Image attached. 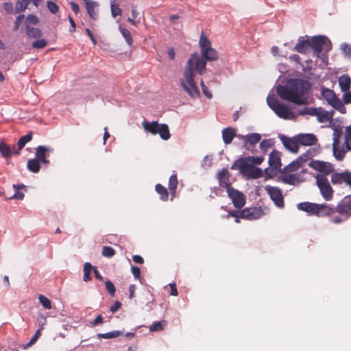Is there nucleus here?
<instances>
[{"label":"nucleus","mask_w":351,"mask_h":351,"mask_svg":"<svg viewBox=\"0 0 351 351\" xmlns=\"http://www.w3.org/2000/svg\"><path fill=\"white\" fill-rule=\"evenodd\" d=\"M199 45L201 57L197 53L191 55L184 71V80H180V85L191 97H199L200 95L194 80L195 70L201 75L205 69L206 61L217 60L218 58L217 52L211 47L210 41L203 31L201 32Z\"/></svg>","instance_id":"obj_1"},{"label":"nucleus","mask_w":351,"mask_h":351,"mask_svg":"<svg viewBox=\"0 0 351 351\" xmlns=\"http://www.w3.org/2000/svg\"><path fill=\"white\" fill-rule=\"evenodd\" d=\"M311 88V84L303 80H292L289 86L279 85L276 88L278 96L285 100L298 105L306 104V99L303 96Z\"/></svg>","instance_id":"obj_2"},{"label":"nucleus","mask_w":351,"mask_h":351,"mask_svg":"<svg viewBox=\"0 0 351 351\" xmlns=\"http://www.w3.org/2000/svg\"><path fill=\"white\" fill-rule=\"evenodd\" d=\"M264 160L263 156L239 158L234 162L232 169L239 170L247 179H258L263 176V171L255 165H261Z\"/></svg>","instance_id":"obj_3"},{"label":"nucleus","mask_w":351,"mask_h":351,"mask_svg":"<svg viewBox=\"0 0 351 351\" xmlns=\"http://www.w3.org/2000/svg\"><path fill=\"white\" fill-rule=\"evenodd\" d=\"M305 160L302 157H299L285 166L280 171V180L284 184L295 186L304 182L303 176L306 173V169H302L299 173H295L301 168Z\"/></svg>","instance_id":"obj_4"},{"label":"nucleus","mask_w":351,"mask_h":351,"mask_svg":"<svg viewBox=\"0 0 351 351\" xmlns=\"http://www.w3.org/2000/svg\"><path fill=\"white\" fill-rule=\"evenodd\" d=\"M298 208L317 217H330L335 212V207L326 204H316L308 202L298 204Z\"/></svg>","instance_id":"obj_5"},{"label":"nucleus","mask_w":351,"mask_h":351,"mask_svg":"<svg viewBox=\"0 0 351 351\" xmlns=\"http://www.w3.org/2000/svg\"><path fill=\"white\" fill-rule=\"evenodd\" d=\"M261 215L262 210H261V208L254 207L246 208L241 210H230L223 217L228 219L230 217H232L234 218V221L238 223H240L241 219H244L247 220H255L258 219L261 216Z\"/></svg>","instance_id":"obj_6"},{"label":"nucleus","mask_w":351,"mask_h":351,"mask_svg":"<svg viewBox=\"0 0 351 351\" xmlns=\"http://www.w3.org/2000/svg\"><path fill=\"white\" fill-rule=\"evenodd\" d=\"M142 125L145 132L153 135L158 134L163 140L167 141L171 136L169 127L165 123H158L156 121L152 122L144 121L142 123Z\"/></svg>","instance_id":"obj_7"},{"label":"nucleus","mask_w":351,"mask_h":351,"mask_svg":"<svg viewBox=\"0 0 351 351\" xmlns=\"http://www.w3.org/2000/svg\"><path fill=\"white\" fill-rule=\"evenodd\" d=\"M268 106L280 118L288 119L293 116L292 112L285 104L279 102V101L274 97H268L267 99Z\"/></svg>","instance_id":"obj_8"},{"label":"nucleus","mask_w":351,"mask_h":351,"mask_svg":"<svg viewBox=\"0 0 351 351\" xmlns=\"http://www.w3.org/2000/svg\"><path fill=\"white\" fill-rule=\"evenodd\" d=\"M316 184L322 197L326 201H330L333 197L334 191L326 175L317 174L315 176Z\"/></svg>","instance_id":"obj_9"},{"label":"nucleus","mask_w":351,"mask_h":351,"mask_svg":"<svg viewBox=\"0 0 351 351\" xmlns=\"http://www.w3.org/2000/svg\"><path fill=\"white\" fill-rule=\"evenodd\" d=\"M309 42L310 48L313 49L317 56H319L324 49L328 51L331 48L330 40L324 36H315L309 38Z\"/></svg>","instance_id":"obj_10"},{"label":"nucleus","mask_w":351,"mask_h":351,"mask_svg":"<svg viewBox=\"0 0 351 351\" xmlns=\"http://www.w3.org/2000/svg\"><path fill=\"white\" fill-rule=\"evenodd\" d=\"M322 95L335 109L342 114H345L346 112V108L344 106L343 102L337 97L333 90L325 87H322Z\"/></svg>","instance_id":"obj_11"},{"label":"nucleus","mask_w":351,"mask_h":351,"mask_svg":"<svg viewBox=\"0 0 351 351\" xmlns=\"http://www.w3.org/2000/svg\"><path fill=\"white\" fill-rule=\"evenodd\" d=\"M226 189L228 197L231 199L234 206L240 209L245 204V196L238 190L234 189L231 184H226Z\"/></svg>","instance_id":"obj_12"},{"label":"nucleus","mask_w":351,"mask_h":351,"mask_svg":"<svg viewBox=\"0 0 351 351\" xmlns=\"http://www.w3.org/2000/svg\"><path fill=\"white\" fill-rule=\"evenodd\" d=\"M237 137L242 141L243 147L254 153V147L261 141V135L258 133H250L246 135H237Z\"/></svg>","instance_id":"obj_13"},{"label":"nucleus","mask_w":351,"mask_h":351,"mask_svg":"<svg viewBox=\"0 0 351 351\" xmlns=\"http://www.w3.org/2000/svg\"><path fill=\"white\" fill-rule=\"evenodd\" d=\"M265 189L267 194L269 195L271 199L274 202L277 207H284V197L282 193V191L280 188L276 186H266Z\"/></svg>","instance_id":"obj_14"},{"label":"nucleus","mask_w":351,"mask_h":351,"mask_svg":"<svg viewBox=\"0 0 351 351\" xmlns=\"http://www.w3.org/2000/svg\"><path fill=\"white\" fill-rule=\"evenodd\" d=\"M300 114H310V115H316L317 116V119L319 122L323 123L329 121L332 119V115L328 111L322 110L321 112H318L316 108H304L300 112Z\"/></svg>","instance_id":"obj_15"},{"label":"nucleus","mask_w":351,"mask_h":351,"mask_svg":"<svg viewBox=\"0 0 351 351\" xmlns=\"http://www.w3.org/2000/svg\"><path fill=\"white\" fill-rule=\"evenodd\" d=\"M308 166L319 172L324 173V175L329 174L332 171L330 163L321 160H312L309 162Z\"/></svg>","instance_id":"obj_16"},{"label":"nucleus","mask_w":351,"mask_h":351,"mask_svg":"<svg viewBox=\"0 0 351 351\" xmlns=\"http://www.w3.org/2000/svg\"><path fill=\"white\" fill-rule=\"evenodd\" d=\"M268 163L272 169L280 170L282 166L280 152L276 149H273L269 156Z\"/></svg>","instance_id":"obj_17"},{"label":"nucleus","mask_w":351,"mask_h":351,"mask_svg":"<svg viewBox=\"0 0 351 351\" xmlns=\"http://www.w3.org/2000/svg\"><path fill=\"white\" fill-rule=\"evenodd\" d=\"M0 153L5 158H10L13 155H19V150L15 145H9L5 142L0 143Z\"/></svg>","instance_id":"obj_18"},{"label":"nucleus","mask_w":351,"mask_h":351,"mask_svg":"<svg viewBox=\"0 0 351 351\" xmlns=\"http://www.w3.org/2000/svg\"><path fill=\"white\" fill-rule=\"evenodd\" d=\"M310 49L309 37L300 36L295 46L294 50L300 53H306L308 52Z\"/></svg>","instance_id":"obj_19"},{"label":"nucleus","mask_w":351,"mask_h":351,"mask_svg":"<svg viewBox=\"0 0 351 351\" xmlns=\"http://www.w3.org/2000/svg\"><path fill=\"white\" fill-rule=\"evenodd\" d=\"M335 212L340 215H351L350 199H343L335 207Z\"/></svg>","instance_id":"obj_20"},{"label":"nucleus","mask_w":351,"mask_h":351,"mask_svg":"<svg viewBox=\"0 0 351 351\" xmlns=\"http://www.w3.org/2000/svg\"><path fill=\"white\" fill-rule=\"evenodd\" d=\"M317 141L316 136L313 134H300L297 136V142L301 145H313L316 144Z\"/></svg>","instance_id":"obj_21"},{"label":"nucleus","mask_w":351,"mask_h":351,"mask_svg":"<svg viewBox=\"0 0 351 351\" xmlns=\"http://www.w3.org/2000/svg\"><path fill=\"white\" fill-rule=\"evenodd\" d=\"M280 140L287 150L293 153H298L299 149V143L297 142V138L295 140H293L289 137L282 136L280 137Z\"/></svg>","instance_id":"obj_22"},{"label":"nucleus","mask_w":351,"mask_h":351,"mask_svg":"<svg viewBox=\"0 0 351 351\" xmlns=\"http://www.w3.org/2000/svg\"><path fill=\"white\" fill-rule=\"evenodd\" d=\"M51 150L45 146H38L36 149V158L38 162L44 164H49V161L46 158V152H51Z\"/></svg>","instance_id":"obj_23"},{"label":"nucleus","mask_w":351,"mask_h":351,"mask_svg":"<svg viewBox=\"0 0 351 351\" xmlns=\"http://www.w3.org/2000/svg\"><path fill=\"white\" fill-rule=\"evenodd\" d=\"M86 6V9L90 17L93 20L97 19V14L95 11V8L98 6V3L92 0H83Z\"/></svg>","instance_id":"obj_24"},{"label":"nucleus","mask_w":351,"mask_h":351,"mask_svg":"<svg viewBox=\"0 0 351 351\" xmlns=\"http://www.w3.org/2000/svg\"><path fill=\"white\" fill-rule=\"evenodd\" d=\"M236 136V130L232 128H226L222 131V138L226 145L230 144Z\"/></svg>","instance_id":"obj_25"},{"label":"nucleus","mask_w":351,"mask_h":351,"mask_svg":"<svg viewBox=\"0 0 351 351\" xmlns=\"http://www.w3.org/2000/svg\"><path fill=\"white\" fill-rule=\"evenodd\" d=\"M178 178L176 174H173L170 176L169 180V190L171 195V200H173L176 196V191L178 187Z\"/></svg>","instance_id":"obj_26"},{"label":"nucleus","mask_w":351,"mask_h":351,"mask_svg":"<svg viewBox=\"0 0 351 351\" xmlns=\"http://www.w3.org/2000/svg\"><path fill=\"white\" fill-rule=\"evenodd\" d=\"M339 84L341 91L347 92L350 88L351 78L347 74L342 75L339 78Z\"/></svg>","instance_id":"obj_27"},{"label":"nucleus","mask_w":351,"mask_h":351,"mask_svg":"<svg viewBox=\"0 0 351 351\" xmlns=\"http://www.w3.org/2000/svg\"><path fill=\"white\" fill-rule=\"evenodd\" d=\"M30 3L34 4V0H17L15 5V12L21 13L24 12Z\"/></svg>","instance_id":"obj_28"},{"label":"nucleus","mask_w":351,"mask_h":351,"mask_svg":"<svg viewBox=\"0 0 351 351\" xmlns=\"http://www.w3.org/2000/svg\"><path fill=\"white\" fill-rule=\"evenodd\" d=\"M156 191L160 195V199L162 201L167 202L169 198V192L167 189L160 184L155 186Z\"/></svg>","instance_id":"obj_29"},{"label":"nucleus","mask_w":351,"mask_h":351,"mask_svg":"<svg viewBox=\"0 0 351 351\" xmlns=\"http://www.w3.org/2000/svg\"><path fill=\"white\" fill-rule=\"evenodd\" d=\"M346 171L341 173H333L331 175L330 180L332 184L339 185L343 184Z\"/></svg>","instance_id":"obj_30"},{"label":"nucleus","mask_w":351,"mask_h":351,"mask_svg":"<svg viewBox=\"0 0 351 351\" xmlns=\"http://www.w3.org/2000/svg\"><path fill=\"white\" fill-rule=\"evenodd\" d=\"M95 267L93 266L90 263L88 262H86L84 263V268H83V272H84V275H83V280L84 282H88L90 281L92 278L90 277V273L92 271H93V268Z\"/></svg>","instance_id":"obj_31"},{"label":"nucleus","mask_w":351,"mask_h":351,"mask_svg":"<svg viewBox=\"0 0 351 351\" xmlns=\"http://www.w3.org/2000/svg\"><path fill=\"white\" fill-rule=\"evenodd\" d=\"M32 139V132H29L26 135L21 136L17 143V150H21L25 147L27 143L29 142Z\"/></svg>","instance_id":"obj_32"},{"label":"nucleus","mask_w":351,"mask_h":351,"mask_svg":"<svg viewBox=\"0 0 351 351\" xmlns=\"http://www.w3.org/2000/svg\"><path fill=\"white\" fill-rule=\"evenodd\" d=\"M27 167L31 172L38 173L40 169V162L35 158L29 159L27 161Z\"/></svg>","instance_id":"obj_33"},{"label":"nucleus","mask_w":351,"mask_h":351,"mask_svg":"<svg viewBox=\"0 0 351 351\" xmlns=\"http://www.w3.org/2000/svg\"><path fill=\"white\" fill-rule=\"evenodd\" d=\"M27 35L32 38H40L42 36L41 30L37 27L27 26Z\"/></svg>","instance_id":"obj_34"},{"label":"nucleus","mask_w":351,"mask_h":351,"mask_svg":"<svg viewBox=\"0 0 351 351\" xmlns=\"http://www.w3.org/2000/svg\"><path fill=\"white\" fill-rule=\"evenodd\" d=\"M123 335V332L119 330H114L106 333H99L97 335L98 339H112L117 337Z\"/></svg>","instance_id":"obj_35"},{"label":"nucleus","mask_w":351,"mask_h":351,"mask_svg":"<svg viewBox=\"0 0 351 351\" xmlns=\"http://www.w3.org/2000/svg\"><path fill=\"white\" fill-rule=\"evenodd\" d=\"M345 145L348 150H351V125L345 128Z\"/></svg>","instance_id":"obj_36"},{"label":"nucleus","mask_w":351,"mask_h":351,"mask_svg":"<svg viewBox=\"0 0 351 351\" xmlns=\"http://www.w3.org/2000/svg\"><path fill=\"white\" fill-rule=\"evenodd\" d=\"M166 326V321L155 322L149 326V330L152 332L161 331Z\"/></svg>","instance_id":"obj_37"},{"label":"nucleus","mask_w":351,"mask_h":351,"mask_svg":"<svg viewBox=\"0 0 351 351\" xmlns=\"http://www.w3.org/2000/svg\"><path fill=\"white\" fill-rule=\"evenodd\" d=\"M119 29L121 32L122 36L125 39L126 43L128 44V45L131 46L133 43V39L130 31L121 27H119Z\"/></svg>","instance_id":"obj_38"},{"label":"nucleus","mask_w":351,"mask_h":351,"mask_svg":"<svg viewBox=\"0 0 351 351\" xmlns=\"http://www.w3.org/2000/svg\"><path fill=\"white\" fill-rule=\"evenodd\" d=\"M14 189V194L10 197V199H23L24 197V194L19 191L20 189H23L24 187L23 184L21 185H14L13 186Z\"/></svg>","instance_id":"obj_39"},{"label":"nucleus","mask_w":351,"mask_h":351,"mask_svg":"<svg viewBox=\"0 0 351 351\" xmlns=\"http://www.w3.org/2000/svg\"><path fill=\"white\" fill-rule=\"evenodd\" d=\"M115 1H112L110 3L111 13L113 17L121 15L122 10L119 5L114 3Z\"/></svg>","instance_id":"obj_40"},{"label":"nucleus","mask_w":351,"mask_h":351,"mask_svg":"<svg viewBox=\"0 0 351 351\" xmlns=\"http://www.w3.org/2000/svg\"><path fill=\"white\" fill-rule=\"evenodd\" d=\"M38 300L40 303L45 309H51V302L49 299L45 297L43 295H40L38 296Z\"/></svg>","instance_id":"obj_41"},{"label":"nucleus","mask_w":351,"mask_h":351,"mask_svg":"<svg viewBox=\"0 0 351 351\" xmlns=\"http://www.w3.org/2000/svg\"><path fill=\"white\" fill-rule=\"evenodd\" d=\"M101 254L105 257L111 258L115 254V250L110 246H104Z\"/></svg>","instance_id":"obj_42"},{"label":"nucleus","mask_w":351,"mask_h":351,"mask_svg":"<svg viewBox=\"0 0 351 351\" xmlns=\"http://www.w3.org/2000/svg\"><path fill=\"white\" fill-rule=\"evenodd\" d=\"M47 45V41L44 38L36 40L32 45V47L34 49H43Z\"/></svg>","instance_id":"obj_43"},{"label":"nucleus","mask_w":351,"mask_h":351,"mask_svg":"<svg viewBox=\"0 0 351 351\" xmlns=\"http://www.w3.org/2000/svg\"><path fill=\"white\" fill-rule=\"evenodd\" d=\"M105 285L107 291L112 297H114L116 291V288L114 284L110 280H108L105 282Z\"/></svg>","instance_id":"obj_44"},{"label":"nucleus","mask_w":351,"mask_h":351,"mask_svg":"<svg viewBox=\"0 0 351 351\" xmlns=\"http://www.w3.org/2000/svg\"><path fill=\"white\" fill-rule=\"evenodd\" d=\"M272 146V143L271 140L267 139L263 140L261 142L259 147L263 151V152L265 154L269 148H270Z\"/></svg>","instance_id":"obj_45"},{"label":"nucleus","mask_w":351,"mask_h":351,"mask_svg":"<svg viewBox=\"0 0 351 351\" xmlns=\"http://www.w3.org/2000/svg\"><path fill=\"white\" fill-rule=\"evenodd\" d=\"M47 6L52 14H56L59 11V7L55 2L48 1L47 2Z\"/></svg>","instance_id":"obj_46"},{"label":"nucleus","mask_w":351,"mask_h":351,"mask_svg":"<svg viewBox=\"0 0 351 351\" xmlns=\"http://www.w3.org/2000/svg\"><path fill=\"white\" fill-rule=\"evenodd\" d=\"M333 154L338 160H342L345 156V152L338 147L332 148Z\"/></svg>","instance_id":"obj_47"},{"label":"nucleus","mask_w":351,"mask_h":351,"mask_svg":"<svg viewBox=\"0 0 351 351\" xmlns=\"http://www.w3.org/2000/svg\"><path fill=\"white\" fill-rule=\"evenodd\" d=\"M24 18H25V16L23 14H20L16 17L15 22H14V25L13 27L14 32H16L19 29L21 22Z\"/></svg>","instance_id":"obj_48"},{"label":"nucleus","mask_w":351,"mask_h":351,"mask_svg":"<svg viewBox=\"0 0 351 351\" xmlns=\"http://www.w3.org/2000/svg\"><path fill=\"white\" fill-rule=\"evenodd\" d=\"M26 20L28 23L32 25H37L39 22L38 18L34 14H29Z\"/></svg>","instance_id":"obj_49"},{"label":"nucleus","mask_w":351,"mask_h":351,"mask_svg":"<svg viewBox=\"0 0 351 351\" xmlns=\"http://www.w3.org/2000/svg\"><path fill=\"white\" fill-rule=\"evenodd\" d=\"M3 7L4 10L8 13V14H13L14 13V8L13 4L11 2H5L3 4Z\"/></svg>","instance_id":"obj_50"},{"label":"nucleus","mask_w":351,"mask_h":351,"mask_svg":"<svg viewBox=\"0 0 351 351\" xmlns=\"http://www.w3.org/2000/svg\"><path fill=\"white\" fill-rule=\"evenodd\" d=\"M343 104H349L351 103V91L345 92L343 95Z\"/></svg>","instance_id":"obj_51"},{"label":"nucleus","mask_w":351,"mask_h":351,"mask_svg":"<svg viewBox=\"0 0 351 351\" xmlns=\"http://www.w3.org/2000/svg\"><path fill=\"white\" fill-rule=\"evenodd\" d=\"M131 271L132 274L134 275L136 279L140 278L141 276V269L139 267L136 266H132Z\"/></svg>","instance_id":"obj_52"},{"label":"nucleus","mask_w":351,"mask_h":351,"mask_svg":"<svg viewBox=\"0 0 351 351\" xmlns=\"http://www.w3.org/2000/svg\"><path fill=\"white\" fill-rule=\"evenodd\" d=\"M343 184L350 186L351 189V173L350 172L346 171Z\"/></svg>","instance_id":"obj_53"},{"label":"nucleus","mask_w":351,"mask_h":351,"mask_svg":"<svg viewBox=\"0 0 351 351\" xmlns=\"http://www.w3.org/2000/svg\"><path fill=\"white\" fill-rule=\"evenodd\" d=\"M104 317L101 315H99L96 317V318L91 322V325L93 326L99 325L103 323Z\"/></svg>","instance_id":"obj_54"},{"label":"nucleus","mask_w":351,"mask_h":351,"mask_svg":"<svg viewBox=\"0 0 351 351\" xmlns=\"http://www.w3.org/2000/svg\"><path fill=\"white\" fill-rule=\"evenodd\" d=\"M201 85H202V91L204 93V94L209 99H210L212 97V94L208 90V88L206 87V86H205L203 83V81L202 80V82H201Z\"/></svg>","instance_id":"obj_55"},{"label":"nucleus","mask_w":351,"mask_h":351,"mask_svg":"<svg viewBox=\"0 0 351 351\" xmlns=\"http://www.w3.org/2000/svg\"><path fill=\"white\" fill-rule=\"evenodd\" d=\"M169 287H170V295H173V296L178 295V292L176 284L170 283Z\"/></svg>","instance_id":"obj_56"},{"label":"nucleus","mask_w":351,"mask_h":351,"mask_svg":"<svg viewBox=\"0 0 351 351\" xmlns=\"http://www.w3.org/2000/svg\"><path fill=\"white\" fill-rule=\"evenodd\" d=\"M121 306V303L117 300L114 302V304L112 306H111L110 307V311L112 312V313H114L116 312L117 311H118Z\"/></svg>","instance_id":"obj_57"},{"label":"nucleus","mask_w":351,"mask_h":351,"mask_svg":"<svg viewBox=\"0 0 351 351\" xmlns=\"http://www.w3.org/2000/svg\"><path fill=\"white\" fill-rule=\"evenodd\" d=\"M69 4L71 5V10L75 12V14H78L80 12L79 5L74 1H71Z\"/></svg>","instance_id":"obj_58"},{"label":"nucleus","mask_w":351,"mask_h":351,"mask_svg":"<svg viewBox=\"0 0 351 351\" xmlns=\"http://www.w3.org/2000/svg\"><path fill=\"white\" fill-rule=\"evenodd\" d=\"M167 55L169 58V59L171 60H174L175 58V56H176V53H175V50L173 47H169L168 49H167Z\"/></svg>","instance_id":"obj_59"},{"label":"nucleus","mask_w":351,"mask_h":351,"mask_svg":"<svg viewBox=\"0 0 351 351\" xmlns=\"http://www.w3.org/2000/svg\"><path fill=\"white\" fill-rule=\"evenodd\" d=\"M38 321L39 325L40 326V328L43 329V326H44V325L46 324V322H47L46 317L44 315H41L40 316H39Z\"/></svg>","instance_id":"obj_60"},{"label":"nucleus","mask_w":351,"mask_h":351,"mask_svg":"<svg viewBox=\"0 0 351 351\" xmlns=\"http://www.w3.org/2000/svg\"><path fill=\"white\" fill-rule=\"evenodd\" d=\"M87 35L89 36V38H90V40H92L93 43L94 45H95L97 43V40L96 38H95L93 34L92 33V32L88 29V28H86L85 29Z\"/></svg>","instance_id":"obj_61"},{"label":"nucleus","mask_w":351,"mask_h":351,"mask_svg":"<svg viewBox=\"0 0 351 351\" xmlns=\"http://www.w3.org/2000/svg\"><path fill=\"white\" fill-rule=\"evenodd\" d=\"M134 263L138 264H143L144 263L143 258L139 255H134L132 257Z\"/></svg>","instance_id":"obj_62"},{"label":"nucleus","mask_w":351,"mask_h":351,"mask_svg":"<svg viewBox=\"0 0 351 351\" xmlns=\"http://www.w3.org/2000/svg\"><path fill=\"white\" fill-rule=\"evenodd\" d=\"M342 134V130L341 129L335 128L334 130L332 137L340 138Z\"/></svg>","instance_id":"obj_63"},{"label":"nucleus","mask_w":351,"mask_h":351,"mask_svg":"<svg viewBox=\"0 0 351 351\" xmlns=\"http://www.w3.org/2000/svg\"><path fill=\"white\" fill-rule=\"evenodd\" d=\"M93 272L96 279L99 280V281H102L104 280L103 276L100 274L96 267L93 268Z\"/></svg>","instance_id":"obj_64"}]
</instances>
